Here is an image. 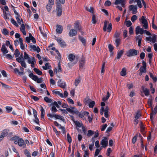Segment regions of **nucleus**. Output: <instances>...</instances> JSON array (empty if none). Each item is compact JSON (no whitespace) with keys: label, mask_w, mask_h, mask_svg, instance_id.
Returning <instances> with one entry per match:
<instances>
[{"label":"nucleus","mask_w":157,"mask_h":157,"mask_svg":"<svg viewBox=\"0 0 157 157\" xmlns=\"http://www.w3.org/2000/svg\"><path fill=\"white\" fill-rule=\"evenodd\" d=\"M57 85L58 86L63 88H65L66 86L65 82L63 81H62L60 79H59L57 82Z\"/></svg>","instance_id":"nucleus-15"},{"label":"nucleus","mask_w":157,"mask_h":157,"mask_svg":"<svg viewBox=\"0 0 157 157\" xmlns=\"http://www.w3.org/2000/svg\"><path fill=\"white\" fill-rule=\"evenodd\" d=\"M153 100V98L152 96H150L147 101L148 104L149 106L152 107V101Z\"/></svg>","instance_id":"nucleus-26"},{"label":"nucleus","mask_w":157,"mask_h":157,"mask_svg":"<svg viewBox=\"0 0 157 157\" xmlns=\"http://www.w3.org/2000/svg\"><path fill=\"white\" fill-rule=\"evenodd\" d=\"M52 5L50 4H48L46 5V8L47 9V10L49 12L50 11L51 9H52Z\"/></svg>","instance_id":"nucleus-48"},{"label":"nucleus","mask_w":157,"mask_h":157,"mask_svg":"<svg viewBox=\"0 0 157 157\" xmlns=\"http://www.w3.org/2000/svg\"><path fill=\"white\" fill-rule=\"evenodd\" d=\"M39 29L41 33L42 34L43 36L46 38L47 37V34L46 33L44 32L42 30V28L40 26L39 27Z\"/></svg>","instance_id":"nucleus-42"},{"label":"nucleus","mask_w":157,"mask_h":157,"mask_svg":"<svg viewBox=\"0 0 157 157\" xmlns=\"http://www.w3.org/2000/svg\"><path fill=\"white\" fill-rule=\"evenodd\" d=\"M125 22L126 25L128 27L132 25V23L130 21H126Z\"/></svg>","instance_id":"nucleus-53"},{"label":"nucleus","mask_w":157,"mask_h":157,"mask_svg":"<svg viewBox=\"0 0 157 157\" xmlns=\"http://www.w3.org/2000/svg\"><path fill=\"white\" fill-rule=\"evenodd\" d=\"M105 62H104L102 64L101 70V74L102 75H103V74L105 72L104 68H105Z\"/></svg>","instance_id":"nucleus-41"},{"label":"nucleus","mask_w":157,"mask_h":157,"mask_svg":"<svg viewBox=\"0 0 157 157\" xmlns=\"http://www.w3.org/2000/svg\"><path fill=\"white\" fill-rule=\"evenodd\" d=\"M144 30L143 29L141 28L140 26H137L136 29V35L139 34L142 35L144 33Z\"/></svg>","instance_id":"nucleus-8"},{"label":"nucleus","mask_w":157,"mask_h":157,"mask_svg":"<svg viewBox=\"0 0 157 157\" xmlns=\"http://www.w3.org/2000/svg\"><path fill=\"white\" fill-rule=\"evenodd\" d=\"M54 124L56 126L58 127L59 128L62 129L63 131L64 130V128L63 126H61V125L59 124L57 121H55Z\"/></svg>","instance_id":"nucleus-35"},{"label":"nucleus","mask_w":157,"mask_h":157,"mask_svg":"<svg viewBox=\"0 0 157 157\" xmlns=\"http://www.w3.org/2000/svg\"><path fill=\"white\" fill-rule=\"evenodd\" d=\"M29 76L33 80L36 81L38 83H41L42 82V78H38L37 76L34 75L32 73H30L29 75Z\"/></svg>","instance_id":"nucleus-4"},{"label":"nucleus","mask_w":157,"mask_h":157,"mask_svg":"<svg viewBox=\"0 0 157 157\" xmlns=\"http://www.w3.org/2000/svg\"><path fill=\"white\" fill-rule=\"evenodd\" d=\"M111 3L110 1L107 0L105 1V6H109L111 5Z\"/></svg>","instance_id":"nucleus-64"},{"label":"nucleus","mask_w":157,"mask_h":157,"mask_svg":"<svg viewBox=\"0 0 157 157\" xmlns=\"http://www.w3.org/2000/svg\"><path fill=\"white\" fill-rule=\"evenodd\" d=\"M139 51L134 48L130 49L126 52V56L128 57L137 56Z\"/></svg>","instance_id":"nucleus-1"},{"label":"nucleus","mask_w":157,"mask_h":157,"mask_svg":"<svg viewBox=\"0 0 157 157\" xmlns=\"http://www.w3.org/2000/svg\"><path fill=\"white\" fill-rule=\"evenodd\" d=\"M124 52V49L121 50L120 51H118L116 58L119 59L122 56Z\"/></svg>","instance_id":"nucleus-19"},{"label":"nucleus","mask_w":157,"mask_h":157,"mask_svg":"<svg viewBox=\"0 0 157 157\" xmlns=\"http://www.w3.org/2000/svg\"><path fill=\"white\" fill-rule=\"evenodd\" d=\"M44 100L47 103H51L52 101V99L49 98L47 97H45L44 98Z\"/></svg>","instance_id":"nucleus-49"},{"label":"nucleus","mask_w":157,"mask_h":157,"mask_svg":"<svg viewBox=\"0 0 157 157\" xmlns=\"http://www.w3.org/2000/svg\"><path fill=\"white\" fill-rule=\"evenodd\" d=\"M112 29V25L111 23L109 24L107 21H105L104 22L103 29L104 31L105 32L107 30L108 32H110Z\"/></svg>","instance_id":"nucleus-2"},{"label":"nucleus","mask_w":157,"mask_h":157,"mask_svg":"<svg viewBox=\"0 0 157 157\" xmlns=\"http://www.w3.org/2000/svg\"><path fill=\"white\" fill-rule=\"evenodd\" d=\"M147 41H149L153 43H155L156 40V36L155 35L152 36H149L148 37H146L145 39Z\"/></svg>","instance_id":"nucleus-6"},{"label":"nucleus","mask_w":157,"mask_h":157,"mask_svg":"<svg viewBox=\"0 0 157 157\" xmlns=\"http://www.w3.org/2000/svg\"><path fill=\"white\" fill-rule=\"evenodd\" d=\"M75 59V56L72 54H70L68 56V59L71 62L73 61Z\"/></svg>","instance_id":"nucleus-25"},{"label":"nucleus","mask_w":157,"mask_h":157,"mask_svg":"<svg viewBox=\"0 0 157 157\" xmlns=\"http://www.w3.org/2000/svg\"><path fill=\"white\" fill-rule=\"evenodd\" d=\"M20 52L17 49H16L15 51L14 55L16 57H18L20 55Z\"/></svg>","instance_id":"nucleus-56"},{"label":"nucleus","mask_w":157,"mask_h":157,"mask_svg":"<svg viewBox=\"0 0 157 157\" xmlns=\"http://www.w3.org/2000/svg\"><path fill=\"white\" fill-rule=\"evenodd\" d=\"M80 81V79L79 78H76L75 82V84L76 86H77L78 85Z\"/></svg>","instance_id":"nucleus-50"},{"label":"nucleus","mask_w":157,"mask_h":157,"mask_svg":"<svg viewBox=\"0 0 157 157\" xmlns=\"http://www.w3.org/2000/svg\"><path fill=\"white\" fill-rule=\"evenodd\" d=\"M142 89L143 90V92L146 96H148L149 94V90L146 88H145L144 86H142Z\"/></svg>","instance_id":"nucleus-17"},{"label":"nucleus","mask_w":157,"mask_h":157,"mask_svg":"<svg viewBox=\"0 0 157 157\" xmlns=\"http://www.w3.org/2000/svg\"><path fill=\"white\" fill-rule=\"evenodd\" d=\"M20 63H21V66L22 67H23L24 68L26 67V64L25 63V62L24 60H23Z\"/></svg>","instance_id":"nucleus-63"},{"label":"nucleus","mask_w":157,"mask_h":157,"mask_svg":"<svg viewBox=\"0 0 157 157\" xmlns=\"http://www.w3.org/2000/svg\"><path fill=\"white\" fill-rule=\"evenodd\" d=\"M18 145L20 147H22L24 148L25 147L26 144L24 142L23 139L19 138L18 140Z\"/></svg>","instance_id":"nucleus-10"},{"label":"nucleus","mask_w":157,"mask_h":157,"mask_svg":"<svg viewBox=\"0 0 157 157\" xmlns=\"http://www.w3.org/2000/svg\"><path fill=\"white\" fill-rule=\"evenodd\" d=\"M97 21V20L94 15H93L92 17V22L93 24H95Z\"/></svg>","instance_id":"nucleus-46"},{"label":"nucleus","mask_w":157,"mask_h":157,"mask_svg":"<svg viewBox=\"0 0 157 157\" xmlns=\"http://www.w3.org/2000/svg\"><path fill=\"white\" fill-rule=\"evenodd\" d=\"M138 18L137 16L136 15H133L132 17H131V20L132 22H134L136 20H137Z\"/></svg>","instance_id":"nucleus-40"},{"label":"nucleus","mask_w":157,"mask_h":157,"mask_svg":"<svg viewBox=\"0 0 157 157\" xmlns=\"http://www.w3.org/2000/svg\"><path fill=\"white\" fill-rule=\"evenodd\" d=\"M79 39L83 44H85L86 43V40L84 38L81 36H79Z\"/></svg>","instance_id":"nucleus-61"},{"label":"nucleus","mask_w":157,"mask_h":157,"mask_svg":"<svg viewBox=\"0 0 157 157\" xmlns=\"http://www.w3.org/2000/svg\"><path fill=\"white\" fill-rule=\"evenodd\" d=\"M126 75V70L125 68L122 69L121 72V75L122 76H125Z\"/></svg>","instance_id":"nucleus-31"},{"label":"nucleus","mask_w":157,"mask_h":157,"mask_svg":"<svg viewBox=\"0 0 157 157\" xmlns=\"http://www.w3.org/2000/svg\"><path fill=\"white\" fill-rule=\"evenodd\" d=\"M121 42V39L119 38H116L115 40V45L116 47H117L120 44Z\"/></svg>","instance_id":"nucleus-30"},{"label":"nucleus","mask_w":157,"mask_h":157,"mask_svg":"<svg viewBox=\"0 0 157 157\" xmlns=\"http://www.w3.org/2000/svg\"><path fill=\"white\" fill-rule=\"evenodd\" d=\"M101 144L103 147H105L107 146L108 144V139L106 137H105L102 140L101 142Z\"/></svg>","instance_id":"nucleus-9"},{"label":"nucleus","mask_w":157,"mask_h":157,"mask_svg":"<svg viewBox=\"0 0 157 157\" xmlns=\"http://www.w3.org/2000/svg\"><path fill=\"white\" fill-rule=\"evenodd\" d=\"M6 112L7 113H9L11 112L13 110L12 107L10 106H6Z\"/></svg>","instance_id":"nucleus-37"},{"label":"nucleus","mask_w":157,"mask_h":157,"mask_svg":"<svg viewBox=\"0 0 157 157\" xmlns=\"http://www.w3.org/2000/svg\"><path fill=\"white\" fill-rule=\"evenodd\" d=\"M56 40L61 47H63L66 46V44L62 39L60 38H56Z\"/></svg>","instance_id":"nucleus-11"},{"label":"nucleus","mask_w":157,"mask_h":157,"mask_svg":"<svg viewBox=\"0 0 157 157\" xmlns=\"http://www.w3.org/2000/svg\"><path fill=\"white\" fill-rule=\"evenodd\" d=\"M30 48L32 49L33 51H36L38 53L40 52V49L39 47L38 46H36L35 45H31L30 46Z\"/></svg>","instance_id":"nucleus-16"},{"label":"nucleus","mask_w":157,"mask_h":157,"mask_svg":"<svg viewBox=\"0 0 157 157\" xmlns=\"http://www.w3.org/2000/svg\"><path fill=\"white\" fill-rule=\"evenodd\" d=\"M139 20L143 25V27L145 29H147L148 28V22L145 17L144 16H142L141 18H139Z\"/></svg>","instance_id":"nucleus-3"},{"label":"nucleus","mask_w":157,"mask_h":157,"mask_svg":"<svg viewBox=\"0 0 157 157\" xmlns=\"http://www.w3.org/2000/svg\"><path fill=\"white\" fill-rule=\"evenodd\" d=\"M157 112V105L154 108L153 110H152V112L150 114V119L151 121H152L153 117L155 116Z\"/></svg>","instance_id":"nucleus-14"},{"label":"nucleus","mask_w":157,"mask_h":157,"mask_svg":"<svg viewBox=\"0 0 157 157\" xmlns=\"http://www.w3.org/2000/svg\"><path fill=\"white\" fill-rule=\"evenodd\" d=\"M55 116V118L56 119H59L63 121H64V119L63 117L62 116L56 114Z\"/></svg>","instance_id":"nucleus-36"},{"label":"nucleus","mask_w":157,"mask_h":157,"mask_svg":"<svg viewBox=\"0 0 157 157\" xmlns=\"http://www.w3.org/2000/svg\"><path fill=\"white\" fill-rule=\"evenodd\" d=\"M141 114L139 112H138L136 113V116L135 117V119H138L140 117Z\"/></svg>","instance_id":"nucleus-62"},{"label":"nucleus","mask_w":157,"mask_h":157,"mask_svg":"<svg viewBox=\"0 0 157 157\" xmlns=\"http://www.w3.org/2000/svg\"><path fill=\"white\" fill-rule=\"evenodd\" d=\"M94 141L92 144H89V148L90 151H92L93 150V148L94 147Z\"/></svg>","instance_id":"nucleus-60"},{"label":"nucleus","mask_w":157,"mask_h":157,"mask_svg":"<svg viewBox=\"0 0 157 157\" xmlns=\"http://www.w3.org/2000/svg\"><path fill=\"white\" fill-rule=\"evenodd\" d=\"M101 148H100V149L97 148L96 149V151H95V153L94 155V157H95L98 156L100 151L101 150Z\"/></svg>","instance_id":"nucleus-45"},{"label":"nucleus","mask_w":157,"mask_h":157,"mask_svg":"<svg viewBox=\"0 0 157 157\" xmlns=\"http://www.w3.org/2000/svg\"><path fill=\"white\" fill-rule=\"evenodd\" d=\"M2 33L5 35H7L9 34V31L5 28L3 29L2 31Z\"/></svg>","instance_id":"nucleus-39"},{"label":"nucleus","mask_w":157,"mask_h":157,"mask_svg":"<svg viewBox=\"0 0 157 157\" xmlns=\"http://www.w3.org/2000/svg\"><path fill=\"white\" fill-rule=\"evenodd\" d=\"M16 19L17 22L19 24H21V23L22 24L23 23V21L21 18L20 16L19 15L16 16Z\"/></svg>","instance_id":"nucleus-23"},{"label":"nucleus","mask_w":157,"mask_h":157,"mask_svg":"<svg viewBox=\"0 0 157 157\" xmlns=\"http://www.w3.org/2000/svg\"><path fill=\"white\" fill-rule=\"evenodd\" d=\"M25 25L23 24H22L21 25V27L20 29V31L22 32L23 34L24 35H26V32L25 31Z\"/></svg>","instance_id":"nucleus-20"},{"label":"nucleus","mask_w":157,"mask_h":157,"mask_svg":"<svg viewBox=\"0 0 157 157\" xmlns=\"http://www.w3.org/2000/svg\"><path fill=\"white\" fill-rule=\"evenodd\" d=\"M94 132L92 131V130H89L88 131V133L87 134V136L88 137L90 136L93 135L94 134Z\"/></svg>","instance_id":"nucleus-43"},{"label":"nucleus","mask_w":157,"mask_h":157,"mask_svg":"<svg viewBox=\"0 0 157 157\" xmlns=\"http://www.w3.org/2000/svg\"><path fill=\"white\" fill-rule=\"evenodd\" d=\"M11 23L15 25L16 27H18L19 26L18 25L16 22V21L13 18H12L11 20Z\"/></svg>","instance_id":"nucleus-47"},{"label":"nucleus","mask_w":157,"mask_h":157,"mask_svg":"<svg viewBox=\"0 0 157 157\" xmlns=\"http://www.w3.org/2000/svg\"><path fill=\"white\" fill-rule=\"evenodd\" d=\"M24 58L25 59L27 60V62L29 63H31L32 61H33L35 59L34 57H32L26 52H24Z\"/></svg>","instance_id":"nucleus-5"},{"label":"nucleus","mask_w":157,"mask_h":157,"mask_svg":"<svg viewBox=\"0 0 157 157\" xmlns=\"http://www.w3.org/2000/svg\"><path fill=\"white\" fill-rule=\"evenodd\" d=\"M41 111V119H44V116L45 115V111L43 108L42 106L40 107Z\"/></svg>","instance_id":"nucleus-24"},{"label":"nucleus","mask_w":157,"mask_h":157,"mask_svg":"<svg viewBox=\"0 0 157 157\" xmlns=\"http://www.w3.org/2000/svg\"><path fill=\"white\" fill-rule=\"evenodd\" d=\"M77 31L76 30L73 29H72L70 30L69 33V36L72 37L77 35Z\"/></svg>","instance_id":"nucleus-13"},{"label":"nucleus","mask_w":157,"mask_h":157,"mask_svg":"<svg viewBox=\"0 0 157 157\" xmlns=\"http://www.w3.org/2000/svg\"><path fill=\"white\" fill-rule=\"evenodd\" d=\"M108 47L109 49V50L110 52H112L113 50V46L111 44H109L108 45Z\"/></svg>","instance_id":"nucleus-59"},{"label":"nucleus","mask_w":157,"mask_h":157,"mask_svg":"<svg viewBox=\"0 0 157 157\" xmlns=\"http://www.w3.org/2000/svg\"><path fill=\"white\" fill-rule=\"evenodd\" d=\"M75 123L76 126L78 127H81L82 126V124L81 122H80L78 121H74Z\"/></svg>","instance_id":"nucleus-44"},{"label":"nucleus","mask_w":157,"mask_h":157,"mask_svg":"<svg viewBox=\"0 0 157 157\" xmlns=\"http://www.w3.org/2000/svg\"><path fill=\"white\" fill-rule=\"evenodd\" d=\"M19 41L20 44V48L22 50H24L25 48V47L23 43V40L22 38H20L19 39Z\"/></svg>","instance_id":"nucleus-28"},{"label":"nucleus","mask_w":157,"mask_h":157,"mask_svg":"<svg viewBox=\"0 0 157 157\" xmlns=\"http://www.w3.org/2000/svg\"><path fill=\"white\" fill-rule=\"evenodd\" d=\"M8 134V130L5 129L3 130L1 134L4 137L6 136Z\"/></svg>","instance_id":"nucleus-33"},{"label":"nucleus","mask_w":157,"mask_h":157,"mask_svg":"<svg viewBox=\"0 0 157 157\" xmlns=\"http://www.w3.org/2000/svg\"><path fill=\"white\" fill-rule=\"evenodd\" d=\"M86 9L90 12L93 13L94 11H93V7H90V8H88L87 7H86L85 8Z\"/></svg>","instance_id":"nucleus-58"},{"label":"nucleus","mask_w":157,"mask_h":157,"mask_svg":"<svg viewBox=\"0 0 157 157\" xmlns=\"http://www.w3.org/2000/svg\"><path fill=\"white\" fill-rule=\"evenodd\" d=\"M63 31V27L60 25H57L56 32L58 34H61Z\"/></svg>","instance_id":"nucleus-21"},{"label":"nucleus","mask_w":157,"mask_h":157,"mask_svg":"<svg viewBox=\"0 0 157 157\" xmlns=\"http://www.w3.org/2000/svg\"><path fill=\"white\" fill-rule=\"evenodd\" d=\"M139 71L140 72L145 73L146 72V67L145 66L141 67L139 69Z\"/></svg>","instance_id":"nucleus-38"},{"label":"nucleus","mask_w":157,"mask_h":157,"mask_svg":"<svg viewBox=\"0 0 157 157\" xmlns=\"http://www.w3.org/2000/svg\"><path fill=\"white\" fill-rule=\"evenodd\" d=\"M51 66L49 65L48 63H46L45 65V66H43L42 68L45 70H46L48 69H49L51 68Z\"/></svg>","instance_id":"nucleus-34"},{"label":"nucleus","mask_w":157,"mask_h":157,"mask_svg":"<svg viewBox=\"0 0 157 157\" xmlns=\"http://www.w3.org/2000/svg\"><path fill=\"white\" fill-rule=\"evenodd\" d=\"M110 96V94H109V92L107 91V95L106 97L104 96H103L102 100L103 101H106L109 98V96Z\"/></svg>","instance_id":"nucleus-29"},{"label":"nucleus","mask_w":157,"mask_h":157,"mask_svg":"<svg viewBox=\"0 0 157 157\" xmlns=\"http://www.w3.org/2000/svg\"><path fill=\"white\" fill-rule=\"evenodd\" d=\"M129 10L132 11L133 14H135L137 12V7L136 5H132L129 7Z\"/></svg>","instance_id":"nucleus-7"},{"label":"nucleus","mask_w":157,"mask_h":157,"mask_svg":"<svg viewBox=\"0 0 157 157\" xmlns=\"http://www.w3.org/2000/svg\"><path fill=\"white\" fill-rule=\"evenodd\" d=\"M33 71L38 75H41L42 74V71L36 68H34L33 69Z\"/></svg>","instance_id":"nucleus-32"},{"label":"nucleus","mask_w":157,"mask_h":157,"mask_svg":"<svg viewBox=\"0 0 157 157\" xmlns=\"http://www.w3.org/2000/svg\"><path fill=\"white\" fill-rule=\"evenodd\" d=\"M72 113H74L76 114L78 113L79 112L78 110L74 107H72Z\"/></svg>","instance_id":"nucleus-55"},{"label":"nucleus","mask_w":157,"mask_h":157,"mask_svg":"<svg viewBox=\"0 0 157 157\" xmlns=\"http://www.w3.org/2000/svg\"><path fill=\"white\" fill-rule=\"evenodd\" d=\"M4 18L6 21L9 20L10 17V14L6 13L5 11H3Z\"/></svg>","instance_id":"nucleus-22"},{"label":"nucleus","mask_w":157,"mask_h":157,"mask_svg":"<svg viewBox=\"0 0 157 157\" xmlns=\"http://www.w3.org/2000/svg\"><path fill=\"white\" fill-rule=\"evenodd\" d=\"M95 104V102L94 101H91L89 104V106L90 108H93Z\"/></svg>","instance_id":"nucleus-52"},{"label":"nucleus","mask_w":157,"mask_h":157,"mask_svg":"<svg viewBox=\"0 0 157 157\" xmlns=\"http://www.w3.org/2000/svg\"><path fill=\"white\" fill-rule=\"evenodd\" d=\"M85 62L84 59H81L80 61L79 67L80 68H82Z\"/></svg>","instance_id":"nucleus-27"},{"label":"nucleus","mask_w":157,"mask_h":157,"mask_svg":"<svg viewBox=\"0 0 157 157\" xmlns=\"http://www.w3.org/2000/svg\"><path fill=\"white\" fill-rule=\"evenodd\" d=\"M91 101V100L90 99L88 98H86L84 100V102L86 104H89Z\"/></svg>","instance_id":"nucleus-57"},{"label":"nucleus","mask_w":157,"mask_h":157,"mask_svg":"<svg viewBox=\"0 0 157 157\" xmlns=\"http://www.w3.org/2000/svg\"><path fill=\"white\" fill-rule=\"evenodd\" d=\"M57 15L58 16H60L62 13V6L61 5H58L56 7Z\"/></svg>","instance_id":"nucleus-12"},{"label":"nucleus","mask_w":157,"mask_h":157,"mask_svg":"<svg viewBox=\"0 0 157 157\" xmlns=\"http://www.w3.org/2000/svg\"><path fill=\"white\" fill-rule=\"evenodd\" d=\"M67 136L68 142L69 143H71L72 141V139L69 133L67 134Z\"/></svg>","instance_id":"nucleus-54"},{"label":"nucleus","mask_w":157,"mask_h":157,"mask_svg":"<svg viewBox=\"0 0 157 157\" xmlns=\"http://www.w3.org/2000/svg\"><path fill=\"white\" fill-rule=\"evenodd\" d=\"M124 0H116L114 2L115 5H118L121 3L123 2H124Z\"/></svg>","instance_id":"nucleus-51"},{"label":"nucleus","mask_w":157,"mask_h":157,"mask_svg":"<svg viewBox=\"0 0 157 157\" xmlns=\"http://www.w3.org/2000/svg\"><path fill=\"white\" fill-rule=\"evenodd\" d=\"M1 50L2 52V53L4 54L7 53L8 52V51L5 45L4 44L2 45L1 48Z\"/></svg>","instance_id":"nucleus-18"}]
</instances>
